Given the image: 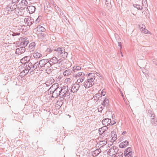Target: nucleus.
Listing matches in <instances>:
<instances>
[{
    "instance_id": "nucleus-49",
    "label": "nucleus",
    "mask_w": 157,
    "mask_h": 157,
    "mask_svg": "<svg viewBox=\"0 0 157 157\" xmlns=\"http://www.w3.org/2000/svg\"><path fill=\"white\" fill-rule=\"evenodd\" d=\"M20 0H12L13 3L16 4L18 3Z\"/></svg>"
},
{
    "instance_id": "nucleus-27",
    "label": "nucleus",
    "mask_w": 157,
    "mask_h": 157,
    "mask_svg": "<svg viewBox=\"0 0 157 157\" xmlns=\"http://www.w3.org/2000/svg\"><path fill=\"white\" fill-rule=\"evenodd\" d=\"M149 117L151 119V118H153L155 117V115L153 112H152V111L149 110H148L147 113Z\"/></svg>"
},
{
    "instance_id": "nucleus-12",
    "label": "nucleus",
    "mask_w": 157,
    "mask_h": 157,
    "mask_svg": "<svg viewBox=\"0 0 157 157\" xmlns=\"http://www.w3.org/2000/svg\"><path fill=\"white\" fill-rule=\"evenodd\" d=\"M28 4V2L26 0H22L21 3H19L21 6H22V7L20 8L21 10L25 9Z\"/></svg>"
},
{
    "instance_id": "nucleus-6",
    "label": "nucleus",
    "mask_w": 157,
    "mask_h": 157,
    "mask_svg": "<svg viewBox=\"0 0 157 157\" xmlns=\"http://www.w3.org/2000/svg\"><path fill=\"white\" fill-rule=\"evenodd\" d=\"M134 152L132 151L131 147H128L124 151V155L125 157H132Z\"/></svg>"
},
{
    "instance_id": "nucleus-56",
    "label": "nucleus",
    "mask_w": 157,
    "mask_h": 157,
    "mask_svg": "<svg viewBox=\"0 0 157 157\" xmlns=\"http://www.w3.org/2000/svg\"><path fill=\"white\" fill-rule=\"evenodd\" d=\"M65 81L67 82H70L71 81V79L69 78H67L65 80Z\"/></svg>"
},
{
    "instance_id": "nucleus-7",
    "label": "nucleus",
    "mask_w": 157,
    "mask_h": 157,
    "mask_svg": "<svg viewBox=\"0 0 157 157\" xmlns=\"http://www.w3.org/2000/svg\"><path fill=\"white\" fill-rule=\"evenodd\" d=\"M30 58L31 56H25L21 59V63L24 64L25 65V64H27L29 62Z\"/></svg>"
},
{
    "instance_id": "nucleus-44",
    "label": "nucleus",
    "mask_w": 157,
    "mask_h": 157,
    "mask_svg": "<svg viewBox=\"0 0 157 157\" xmlns=\"http://www.w3.org/2000/svg\"><path fill=\"white\" fill-rule=\"evenodd\" d=\"M113 147L114 148L115 153V154H117V152H118L119 150L118 148L117 147H116V146H113Z\"/></svg>"
},
{
    "instance_id": "nucleus-61",
    "label": "nucleus",
    "mask_w": 157,
    "mask_h": 157,
    "mask_svg": "<svg viewBox=\"0 0 157 157\" xmlns=\"http://www.w3.org/2000/svg\"><path fill=\"white\" fill-rule=\"evenodd\" d=\"M106 2H105V4L106 5L107 4H108V3H107L106 2H109V0H105Z\"/></svg>"
},
{
    "instance_id": "nucleus-26",
    "label": "nucleus",
    "mask_w": 157,
    "mask_h": 157,
    "mask_svg": "<svg viewBox=\"0 0 157 157\" xmlns=\"http://www.w3.org/2000/svg\"><path fill=\"white\" fill-rule=\"evenodd\" d=\"M35 47V44L34 42H32L30 43L28 46L29 49L33 51Z\"/></svg>"
},
{
    "instance_id": "nucleus-8",
    "label": "nucleus",
    "mask_w": 157,
    "mask_h": 157,
    "mask_svg": "<svg viewBox=\"0 0 157 157\" xmlns=\"http://www.w3.org/2000/svg\"><path fill=\"white\" fill-rule=\"evenodd\" d=\"M25 51V48L24 47H21L17 48L15 51L17 54L20 55L24 53Z\"/></svg>"
},
{
    "instance_id": "nucleus-16",
    "label": "nucleus",
    "mask_w": 157,
    "mask_h": 157,
    "mask_svg": "<svg viewBox=\"0 0 157 157\" xmlns=\"http://www.w3.org/2000/svg\"><path fill=\"white\" fill-rule=\"evenodd\" d=\"M101 152V150L100 148L97 149L93 152L92 153L93 156L96 157L98 156Z\"/></svg>"
},
{
    "instance_id": "nucleus-54",
    "label": "nucleus",
    "mask_w": 157,
    "mask_h": 157,
    "mask_svg": "<svg viewBox=\"0 0 157 157\" xmlns=\"http://www.w3.org/2000/svg\"><path fill=\"white\" fill-rule=\"evenodd\" d=\"M20 75H21V76H22V77L25 76L26 75V74H25L22 71L20 73Z\"/></svg>"
},
{
    "instance_id": "nucleus-64",
    "label": "nucleus",
    "mask_w": 157,
    "mask_h": 157,
    "mask_svg": "<svg viewBox=\"0 0 157 157\" xmlns=\"http://www.w3.org/2000/svg\"><path fill=\"white\" fill-rule=\"evenodd\" d=\"M30 20H34V18L32 17H30Z\"/></svg>"
},
{
    "instance_id": "nucleus-32",
    "label": "nucleus",
    "mask_w": 157,
    "mask_h": 157,
    "mask_svg": "<svg viewBox=\"0 0 157 157\" xmlns=\"http://www.w3.org/2000/svg\"><path fill=\"white\" fill-rule=\"evenodd\" d=\"M80 86L77 84H74L72 87V89L74 90V92H76L78 90Z\"/></svg>"
},
{
    "instance_id": "nucleus-19",
    "label": "nucleus",
    "mask_w": 157,
    "mask_h": 157,
    "mask_svg": "<svg viewBox=\"0 0 157 157\" xmlns=\"http://www.w3.org/2000/svg\"><path fill=\"white\" fill-rule=\"evenodd\" d=\"M38 32H44L45 31V29L43 26L39 25L36 29Z\"/></svg>"
},
{
    "instance_id": "nucleus-23",
    "label": "nucleus",
    "mask_w": 157,
    "mask_h": 157,
    "mask_svg": "<svg viewBox=\"0 0 157 157\" xmlns=\"http://www.w3.org/2000/svg\"><path fill=\"white\" fill-rule=\"evenodd\" d=\"M24 20L25 26H30L34 22V20Z\"/></svg>"
},
{
    "instance_id": "nucleus-33",
    "label": "nucleus",
    "mask_w": 157,
    "mask_h": 157,
    "mask_svg": "<svg viewBox=\"0 0 157 157\" xmlns=\"http://www.w3.org/2000/svg\"><path fill=\"white\" fill-rule=\"evenodd\" d=\"M61 98L62 99H60V100L58 101L57 102V104L60 106H61L62 105L64 102L63 99L64 98Z\"/></svg>"
},
{
    "instance_id": "nucleus-5",
    "label": "nucleus",
    "mask_w": 157,
    "mask_h": 157,
    "mask_svg": "<svg viewBox=\"0 0 157 157\" xmlns=\"http://www.w3.org/2000/svg\"><path fill=\"white\" fill-rule=\"evenodd\" d=\"M94 78H88L84 84V86L86 88H88L91 87L94 84Z\"/></svg>"
},
{
    "instance_id": "nucleus-47",
    "label": "nucleus",
    "mask_w": 157,
    "mask_h": 157,
    "mask_svg": "<svg viewBox=\"0 0 157 157\" xmlns=\"http://www.w3.org/2000/svg\"><path fill=\"white\" fill-rule=\"evenodd\" d=\"M103 109V107L101 106L98 108V111L99 112H101Z\"/></svg>"
},
{
    "instance_id": "nucleus-2",
    "label": "nucleus",
    "mask_w": 157,
    "mask_h": 157,
    "mask_svg": "<svg viewBox=\"0 0 157 157\" xmlns=\"http://www.w3.org/2000/svg\"><path fill=\"white\" fill-rule=\"evenodd\" d=\"M57 85L54 84L52 85L48 90V94H52V97L56 98L58 97L60 98V86L56 87Z\"/></svg>"
},
{
    "instance_id": "nucleus-11",
    "label": "nucleus",
    "mask_w": 157,
    "mask_h": 157,
    "mask_svg": "<svg viewBox=\"0 0 157 157\" xmlns=\"http://www.w3.org/2000/svg\"><path fill=\"white\" fill-rule=\"evenodd\" d=\"M17 7V5L14 4L12 6V4L11 5L10 4L9 6L6 7V10L10 11V12L15 10Z\"/></svg>"
},
{
    "instance_id": "nucleus-24",
    "label": "nucleus",
    "mask_w": 157,
    "mask_h": 157,
    "mask_svg": "<svg viewBox=\"0 0 157 157\" xmlns=\"http://www.w3.org/2000/svg\"><path fill=\"white\" fill-rule=\"evenodd\" d=\"M75 76L82 78L84 77L85 74L82 72H77L75 74Z\"/></svg>"
},
{
    "instance_id": "nucleus-62",
    "label": "nucleus",
    "mask_w": 157,
    "mask_h": 157,
    "mask_svg": "<svg viewBox=\"0 0 157 157\" xmlns=\"http://www.w3.org/2000/svg\"><path fill=\"white\" fill-rule=\"evenodd\" d=\"M126 133V132H125V131H124V132H122V134L123 135H124V134Z\"/></svg>"
},
{
    "instance_id": "nucleus-42",
    "label": "nucleus",
    "mask_w": 157,
    "mask_h": 157,
    "mask_svg": "<svg viewBox=\"0 0 157 157\" xmlns=\"http://www.w3.org/2000/svg\"><path fill=\"white\" fill-rule=\"evenodd\" d=\"M139 26L141 31H143L144 30V29L145 28V26L143 24H140Z\"/></svg>"
},
{
    "instance_id": "nucleus-34",
    "label": "nucleus",
    "mask_w": 157,
    "mask_h": 157,
    "mask_svg": "<svg viewBox=\"0 0 157 157\" xmlns=\"http://www.w3.org/2000/svg\"><path fill=\"white\" fill-rule=\"evenodd\" d=\"M133 6L135 7L138 10H142L143 7L140 5L138 4H133Z\"/></svg>"
},
{
    "instance_id": "nucleus-51",
    "label": "nucleus",
    "mask_w": 157,
    "mask_h": 157,
    "mask_svg": "<svg viewBox=\"0 0 157 157\" xmlns=\"http://www.w3.org/2000/svg\"><path fill=\"white\" fill-rule=\"evenodd\" d=\"M40 36L42 37L43 38L44 37L46 36V34L44 33H41Z\"/></svg>"
},
{
    "instance_id": "nucleus-9",
    "label": "nucleus",
    "mask_w": 157,
    "mask_h": 157,
    "mask_svg": "<svg viewBox=\"0 0 157 157\" xmlns=\"http://www.w3.org/2000/svg\"><path fill=\"white\" fill-rule=\"evenodd\" d=\"M26 9L29 13L31 14L34 13L35 12L36 8L34 6H28Z\"/></svg>"
},
{
    "instance_id": "nucleus-18",
    "label": "nucleus",
    "mask_w": 157,
    "mask_h": 157,
    "mask_svg": "<svg viewBox=\"0 0 157 157\" xmlns=\"http://www.w3.org/2000/svg\"><path fill=\"white\" fill-rule=\"evenodd\" d=\"M33 57L35 59H38L42 56V55L40 53L37 52H34L33 53Z\"/></svg>"
},
{
    "instance_id": "nucleus-38",
    "label": "nucleus",
    "mask_w": 157,
    "mask_h": 157,
    "mask_svg": "<svg viewBox=\"0 0 157 157\" xmlns=\"http://www.w3.org/2000/svg\"><path fill=\"white\" fill-rule=\"evenodd\" d=\"M67 55L68 53L67 52H65V50H64V52L63 51V53L60 56L62 57L64 59H65L67 57Z\"/></svg>"
},
{
    "instance_id": "nucleus-31",
    "label": "nucleus",
    "mask_w": 157,
    "mask_h": 157,
    "mask_svg": "<svg viewBox=\"0 0 157 157\" xmlns=\"http://www.w3.org/2000/svg\"><path fill=\"white\" fill-rule=\"evenodd\" d=\"M94 98H95L94 100L96 101H97L101 99L102 98V97L100 96L99 94H95L94 96Z\"/></svg>"
},
{
    "instance_id": "nucleus-14",
    "label": "nucleus",
    "mask_w": 157,
    "mask_h": 157,
    "mask_svg": "<svg viewBox=\"0 0 157 157\" xmlns=\"http://www.w3.org/2000/svg\"><path fill=\"white\" fill-rule=\"evenodd\" d=\"M108 128L107 126H105L99 128V133L100 135H102L107 130Z\"/></svg>"
},
{
    "instance_id": "nucleus-39",
    "label": "nucleus",
    "mask_w": 157,
    "mask_h": 157,
    "mask_svg": "<svg viewBox=\"0 0 157 157\" xmlns=\"http://www.w3.org/2000/svg\"><path fill=\"white\" fill-rule=\"evenodd\" d=\"M88 78H95V74L94 73H89L88 74Z\"/></svg>"
},
{
    "instance_id": "nucleus-48",
    "label": "nucleus",
    "mask_w": 157,
    "mask_h": 157,
    "mask_svg": "<svg viewBox=\"0 0 157 157\" xmlns=\"http://www.w3.org/2000/svg\"><path fill=\"white\" fill-rule=\"evenodd\" d=\"M42 19H44V17H43L42 16H39L36 19V20H41Z\"/></svg>"
},
{
    "instance_id": "nucleus-30",
    "label": "nucleus",
    "mask_w": 157,
    "mask_h": 157,
    "mask_svg": "<svg viewBox=\"0 0 157 157\" xmlns=\"http://www.w3.org/2000/svg\"><path fill=\"white\" fill-rule=\"evenodd\" d=\"M81 67L79 66H75L73 67V71L75 73H77L78 71L81 70Z\"/></svg>"
},
{
    "instance_id": "nucleus-3",
    "label": "nucleus",
    "mask_w": 157,
    "mask_h": 157,
    "mask_svg": "<svg viewBox=\"0 0 157 157\" xmlns=\"http://www.w3.org/2000/svg\"><path fill=\"white\" fill-rule=\"evenodd\" d=\"M45 60L44 59H42L40 60L39 62H37L35 63L32 67V70L30 71V73H31L33 71L36 69H37V70L42 71V69L44 68L45 69L46 68Z\"/></svg>"
},
{
    "instance_id": "nucleus-36",
    "label": "nucleus",
    "mask_w": 157,
    "mask_h": 157,
    "mask_svg": "<svg viewBox=\"0 0 157 157\" xmlns=\"http://www.w3.org/2000/svg\"><path fill=\"white\" fill-rule=\"evenodd\" d=\"M109 101L108 99L106 98H105V99H104V101H103V102L102 103V105L104 106H105L106 105H107L109 104Z\"/></svg>"
},
{
    "instance_id": "nucleus-45",
    "label": "nucleus",
    "mask_w": 157,
    "mask_h": 157,
    "mask_svg": "<svg viewBox=\"0 0 157 157\" xmlns=\"http://www.w3.org/2000/svg\"><path fill=\"white\" fill-rule=\"evenodd\" d=\"M116 154L117 155L118 157H123V153L122 152H120L117 153Z\"/></svg>"
},
{
    "instance_id": "nucleus-41",
    "label": "nucleus",
    "mask_w": 157,
    "mask_h": 157,
    "mask_svg": "<svg viewBox=\"0 0 157 157\" xmlns=\"http://www.w3.org/2000/svg\"><path fill=\"white\" fill-rule=\"evenodd\" d=\"M142 6H144V7L146 8L147 6V2L146 0H142Z\"/></svg>"
},
{
    "instance_id": "nucleus-22",
    "label": "nucleus",
    "mask_w": 157,
    "mask_h": 157,
    "mask_svg": "<svg viewBox=\"0 0 157 157\" xmlns=\"http://www.w3.org/2000/svg\"><path fill=\"white\" fill-rule=\"evenodd\" d=\"M44 19H45L46 20H49L51 19L52 17V12H51V13H47L44 15Z\"/></svg>"
},
{
    "instance_id": "nucleus-1",
    "label": "nucleus",
    "mask_w": 157,
    "mask_h": 157,
    "mask_svg": "<svg viewBox=\"0 0 157 157\" xmlns=\"http://www.w3.org/2000/svg\"><path fill=\"white\" fill-rule=\"evenodd\" d=\"M45 60V67L49 68L52 65L56 64L58 67L60 66L63 64V60L62 59H58L56 57H53L49 59H44Z\"/></svg>"
},
{
    "instance_id": "nucleus-43",
    "label": "nucleus",
    "mask_w": 157,
    "mask_h": 157,
    "mask_svg": "<svg viewBox=\"0 0 157 157\" xmlns=\"http://www.w3.org/2000/svg\"><path fill=\"white\" fill-rule=\"evenodd\" d=\"M107 143V142L105 140H103L102 141H101L100 142V144L102 145L101 147H103V145H106Z\"/></svg>"
},
{
    "instance_id": "nucleus-15",
    "label": "nucleus",
    "mask_w": 157,
    "mask_h": 157,
    "mask_svg": "<svg viewBox=\"0 0 157 157\" xmlns=\"http://www.w3.org/2000/svg\"><path fill=\"white\" fill-rule=\"evenodd\" d=\"M128 144V142L127 140H125L121 143L119 145V147L123 148L127 146Z\"/></svg>"
},
{
    "instance_id": "nucleus-35",
    "label": "nucleus",
    "mask_w": 157,
    "mask_h": 157,
    "mask_svg": "<svg viewBox=\"0 0 157 157\" xmlns=\"http://www.w3.org/2000/svg\"><path fill=\"white\" fill-rule=\"evenodd\" d=\"M30 71H31V68L29 67H28L22 71L26 75L29 71L30 72Z\"/></svg>"
},
{
    "instance_id": "nucleus-55",
    "label": "nucleus",
    "mask_w": 157,
    "mask_h": 157,
    "mask_svg": "<svg viewBox=\"0 0 157 157\" xmlns=\"http://www.w3.org/2000/svg\"><path fill=\"white\" fill-rule=\"evenodd\" d=\"M143 31H144V33L145 34H147L149 32L148 31L147 29H144V30Z\"/></svg>"
},
{
    "instance_id": "nucleus-40",
    "label": "nucleus",
    "mask_w": 157,
    "mask_h": 157,
    "mask_svg": "<svg viewBox=\"0 0 157 157\" xmlns=\"http://www.w3.org/2000/svg\"><path fill=\"white\" fill-rule=\"evenodd\" d=\"M53 6L55 7L56 12L58 13V12H61L60 8L57 6L56 4L53 3Z\"/></svg>"
},
{
    "instance_id": "nucleus-46",
    "label": "nucleus",
    "mask_w": 157,
    "mask_h": 157,
    "mask_svg": "<svg viewBox=\"0 0 157 157\" xmlns=\"http://www.w3.org/2000/svg\"><path fill=\"white\" fill-rule=\"evenodd\" d=\"M20 34V33H18V32H17V33H14V32H13L12 33V35L13 36H18V35H19Z\"/></svg>"
},
{
    "instance_id": "nucleus-59",
    "label": "nucleus",
    "mask_w": 157,
    "mask_h": 157,
    "mask_svg": "<svg viewBox=\"0 0 157 157\" xmlns=\"http://www.w3.org/2000/svg\"><path fill=\"white\" fill-rule=\"evenodd\" d=\"M101 94L103 96H104L105 95V92H104L103 90H102L101 92Z\"/></svg>"
},
{
    "instance_id": "nucleus-10",
    "label": "nucleus",
    "mask_w": 157,
    "mask_h": 157,
    "mask_svg": "<svg viewBox=\"0 0 157 157\" xmlns=\"http://www.w3.org/2000/svg\"><path fill=\"white\" fill-rule=\"evenodd\" d=\"M111 122V119L109 118L104 119L102 121V124L106 126L109 125Z\"/></svg>"
},
{
    "instance_id": "nucleus-29",
    "label": "nucleus",
    "mask_w": 157,
    "mask_h": 157,
    "mask_svg": "<svg viewBox=\"0 0 157 157\" xmlns=\"http://www.w3.org/2000/svg\"><path fill=\"white\" fill-rule=\"evenodd\" d=\"M108 153L110 155H112L115 154L113 147L110 148L108 151Z\"/></svg>"
},
{
    "instance_id": "nucleus-17",
    "label": "nucleus",
    "mask_w": 157,
    "mask_h": 157,
    "mask_svg": "<svg viewBox=\"0 0 157 157\" xmlns=\"http://www.w3.org/2000/svg\"><path fill=\"white\" fill-rule=\"evenodd\" d=\"M72 73V71L71 70L67 69L63 72V75L64 76H68L70 75Z\"/></svg>"
},
{
    "instance_id": "nucleus-13",
    "label": "nucleus",
    "mask_w": 157,
    "mask_h": 157,
    "mask_svg": "<svg viewBox=\"0 0 157 157\" xmlns=\"http://www.w3.org/2000/svg\"><path fill=\"white\" fill-rule=\"evenodd\" d=\"M64 50H65V49L63 48H59L55 50L56 53H57V54L60 56L63 53V51L64 52Z\"/></svg>"
},
{
    "instance_id": "nucleus-57",
    "label": "nucleus",
    "mask_w": 157,
    "mask_h": 157,
    "mask_svg": "<svg viewBox=\"0 0 157 157\" xmlns=\"http://www.w3.org/2000/svg\"><path fill=\"white\" fill-rule=\"evenodd\" d=\"M79 78L81 79V82H82L84 80L85 77H83L82 78Z\"/></svg>"
},
{
    "instance_id": "nucleus-4",
    "label": "nucleus",
    "mask_w": 157,
    "mask_h": 157,
    "mask_svg": "<svg viewBox=\"0 0 157 157\" xmlns=\"http://www.w3.org/2000/svg\"><path fill=\"white\" fill-rule=\"evenodd\" d=\"M60 88L61 98H64L70 95V94L67 86H64L62 87L60 86Z\"/></svg>"
},
{
    "instance_id": "nucleus-20",
    "label": "nucleus",
    "mask_w": 157,
    "mask_h": 157,
    "mask_svg": "<svg viewBox=\"0 0 157 157\" xmlns=\"http://www.w3.org/2000/svg\"><path fill=\"white\" fill-rule=\"evenodd\" d=\"M26 38L24 39V40L22 41H21L20 43V44L22 46V47H27V45L29 43V41L26 40V39H25Z\"/></svg>"
},
{
    "instance_id": "nucleus-37",
    "label": "nucleus",
    "mask_w": 157,
    "mask_h": 157,
    "mask_svg": "<svg viewBox=\"0 0 157 157\" xmlns=\"http://www.w3.org/2000/svg\"><path fill=\"white\" fill-rule=\"evenodd\" d=\"M27 26H25V24H24L23 25L21 26V29H22V33H24L27 31L28 27Z\"/></svg>"
},
{
    "instance_id": "nucleus-60",
    "label": "nucleus",
    "mask_w": 157,
    "mask_h": 157,
    "mask_svg": "<svg viewBox=\"0 0 157 157\" xmlns=\"http://www.w3.org/2000/svg\"><path fill=\"white\" fill-rule=\"evenodd\" d=\"M113 142L112 141V142H110V144H108V147H109V145L110 146H111V145H112V144H113Z\"/></svg>"
},
{
    "instance_id": "nucleus-63",
    "label": "nucleus",
    "mask_w": 157,
    "mask_h": 157,
    "mask_svg": "<svg viewBox=\"0 0 157 157\" xmlns=\"http://www.w3.org/2000/svg\"><path fill=\"white\" fill-rule=\"evenodd\" d=\"M38 20H35V23L36 24L38 22H39V21H38Z\"/></svg>"
},
{
    "instance_id": "nucleus-28",
    "label": "nucleus",
    "mask_w": 157,
    "mask_h": 157,
    "mask_svg": "<svg viewBox=\"0 0 157 157\" xmlns=\"http://www.w3.org/2000/svg\"><path fill=\"white\" fill-rule=\"evenodd\" d=\"M43 69H42V71H43L44 70H45L46 71V73H47L48 74H52V69L51 68L52 67H49V68H43Z\"/></svg>"
},
{
    "instance_id": "nucleus-50",
    "label": "nucleus",
    "mask_w": 157,
    "mask_h": 157,
    "mask_svg": "<svg viewBox=\"0 0 157 157\" xmlns=\"http://www.w3.org/2000/svg\"><path fill=\"white\" fill-rule=\"evenodd\" d=\"M33 66V65L31 62L29 63L28 67H29L31 68V70H32V67Z\"/></svg>"
},
{
    "instance_id": "nucleus-58",
    "label": "nucleus",
    "mask_w": 157,
    "mask_h": 157,
    "mask_svg": "<svg viewBox=\"0 0 157 157\" xmlns=\"http://www.w3.org/2000/svg\"><path fill=\"white\" fill-rule=\"evenodd\" d=\"M77 82L78 84L80 83L81 82V79L79 78L78 79Z\"/></svg>"
},
{
    "instance_id": "nucleus-53",
    "label": "nucleus",
    "mask_w": 157,
    "mask_h": 157,
    "mask_svg": "<svg viewBox=\"0 0 157 157\" xmlns=\"http://www.w3.org/2000/svg\"><path fill=\"white\" fill-rule=\"evenodd\" d=\"M116 123V122L115 121H111V122L110 123V125H114V124H115Z\"/></svg>"
},
{
    "instance_id": "nucleus-21",
    "label": "nucleus",
    "mask_w": 157,
    "mask_h": 157,
    "mask_svg": "<svg viewBox=\"0 0 157 157\" xmlns=\"http://www.w3.org/2000/svg\"><path fill=\"white\" fill-rule=\"evenodd\" d=\"M151 124L155 126L157 125V118L155 117L151 118Z\"/></svg>"
},
{
    "instance_id": "nucleus-25",
    "label": "nucleus",
    "mask_w": 157,
    "mask_h": 157,
    "mask_svg": "<svg viewBox=\"0 0 157 157\" xmlns=\"http://www.w3.org/2000/svg\"><path fill=\"white\" fill-rule=\"evenodd\" d=\"M111 135L112 137V140L113 141H115L117 139V134L114 131L111 132Z\"/></svg>"
},
{
    "instance_id": "nucleus-52",
    "label": "nucleus",
    "mask_w": 157,
    "mask_h": 157,
    "mask_svg": "<svg viewBox=\"0 0 157 157\" xmlns=\"http://www.w3.org/2000/svg\"><path fill=\"white\" fill-rule=\"evenodd\" d=\"M118 46L120 47V49L121 50L122 48V45L121 42H118Z\"/></svg>"
}]
</instances>
